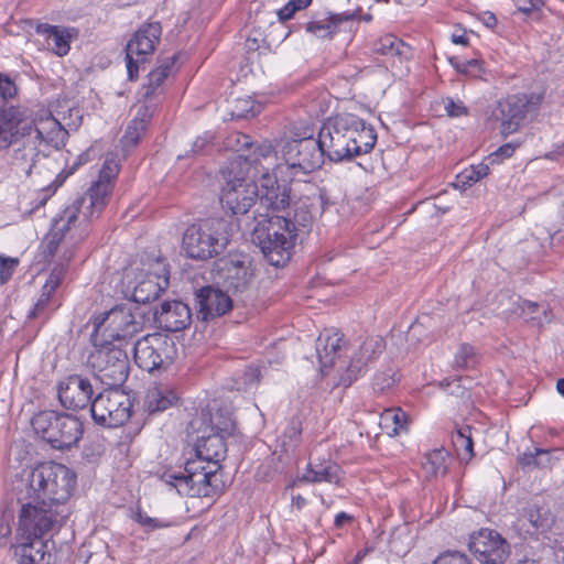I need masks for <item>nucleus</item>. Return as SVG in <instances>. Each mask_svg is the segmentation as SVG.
Listing matches in <instances>:
<instances>
[{"label":"nucleus","mask_w":564,"mask_h":564,"mask_svg":"<svg viewBox=\"0 0 564 564\" xmlns=\"http://www.w3.org/2000/svg\"><path fill=\"white\" fill-rule=\"evenodd\" d=\"M131 519L139 523L145 533H150L160 529H165L171 525V522H169L167 520L161 518H152L148 516L145 512H143L140 508H137L132 512Z\"/></svg>","instance_id":"44"},{"label":"nucleus","mask_w":564,"mask_h":564,"mask_svg":"<svg viewBox=\"0 0 564 564\" xmlns=\"http://www.w3.org/2000/svg\"><path fill=\"white\" fill-rule=\"evenodd\" d=\"M11 156V170L19 176H30L46 156L41 145L30 137H19Z\"/></svg>","instance_id":"23"},{"label":"nucleus","mask_w":564,"mask_h":564,"mask_svg":"<svg viewBox=\"0 0 564 564\" xmlns=\"http://www.w3.org/2000/svg\"><path fill=\"white\" fill-rule=\"evenodd\" d=\"M169 278L160 276L154 273H148L133 289L132 297L137 303H149L156 300L167 288Z\"/></svg>","instance_id":"29"},{"label":"nucleus","mask_w":564,"mask_h":564,"mask_svg":"<svg viewBox=\"0 0 564 564\" xmlns=\"http://www.w3.org/2000/svg\"><path fill=\"white\" fill-rule=\"evenodd\" d=\"M380 425L389 435L406 431V414L401 409H389L381 414Z\"/></svg>","instance_id":"40"},{"label":"nucleus","mask_w":564,"mask_h":564,"mask_svg":"<svg viewBox=\"0 0 564 564\" xmlns=\"http://www.w3.org/2000/svg\"><path fill=\"white\" fill-rule=\"evenodd\" d=\"M94 394L90 380L79 375L65 378L58 384V400L68 410L85 409L91 405Z\"/></svg>","instance_id":"21"},{"label":"nucleus","mask_w":564,"mask_h":564,"mask_svg":"<svg viewBox=\"0 0 564 564\" xmlns=\"http://www.w3.org/2000/svg\"><path fill=\"white\" fill-rule=\"evenodd\" d=\"M543 99V93H524L508 96L499 101L497 119L501 122V133H514L525 120L535 118Z\"/></svg>","instance_id":"12"},{"label":"nucleus","mask_w":564,"mask_h":564,"mask_svg":"<svg viewBox=\"0 0 564 564\" xmlns=\"http://www.w3.org/2000/svg\"><path fill=\"white\" fill-rule=\"evenodd\" d=\"M245 383L253 384L259 381L260 370L256 367H249L245 373Z\"/></svg>","instance_id":"64"},{"label":"nucleus","mask_w":564,"mask_h":564,"mask_svg":"<svg viewBox=\"0 0 564 564\" xmlns=\"http://www.w3.org/2000/svg\"><path fill=\"white\" fill-rule=\"evenodd\" d=\"M274 459L272 458L270 462L263 463L259 466L256 478L259 481H270L275 475L279 473L278 468L274 466Z\"/></svg>","instance_id":"58"},{"label":"nucleus","mask_w":564,"mask_h":564,"mask_svg":"<svg viewBox=\"0 0 564 564\" xmlns=\"http://www.w3.org/2000/svg\"><path fill=\"white\" fill-rule=\"evenodd\" d=\"M195 301L198 307L197 316L203 321L223 316L232 308V300L228 292L212 285L197 290Z\"/></svg>","instance_id":"22"},{"label":"nucleus","mask_w":564,"mask_h":564,"mask_svg":"<svg viewBox=\"0 0 564 564\" xmlns=\"http://www.w3.org/2000/svg\"><path fill=\"white\" fill-rule=\"evenodd\" d=\"M434 564H471L469 558L457 551H447L441 554L435 561Z\"/></svg>","instance_id":"56"},{"label":"nucleus","mask_w":564,"mask_h":564,"mask_svg":"<svg viewBox=\"0 0 564 564\" xmlns=\"http://www.w3.org/2000/svg\"><path fill=\"white\" fill-rule=\"evenodd\" d=\"M525 321L533 322L538 325L550 321L549 311L546 305L539 304L522 299H518L517 310L513 312Z\"/></svg>","instance_id":"37"},{"label":"nucleus","mask_w":564,"mask_h":564,"mask_svg":"<svg viewBox=\"0 0 564 564\" xmlns=\"http://www.w3.org/2000/svg\"><path fill=\"white\" fill-rule=\"evenodd\" d=\"M225 275L227 292L243 293L247 291L253 279L251 260L248 256H230L221 268Z\"/></svg>","instance_id":"24"},{"label":"nucleus","mask_w":564,"mask_h":564,"mask_svg":"<svg viewBox=\"0 0 564 564\" xmlns=\"http://www.w3.org/2000/svg\"><path fill=\"white\" fill-rule=\"evenodd\" d=\"M213 139L214 137L209 132H206L203 135L197 137L192 144L191 152L193 154L204 153L208 148L212 147Z\"/></svg>","instance_id":"61"},{"label":"nucleus","mask_w":564,"mask_h":564,"mask_svg":"<svg viewBox=\"0 0 564 564\" xmlns=\"http://www.w3.org/2000/svg\"><path fill=\"white\" fill-rule=\"evenodd\" d=\"M131 409L132 402L129 394L117 387H110L94 398L90 413L96 424L113 429L128 422Z\"/></svg>","instance_id":"11"},{"label":"nucleus","mask_w":564,"mask_h":564,"mask_svg":"<svg viewBox=\"0 0 564 564\" xmlns=\"http://www.w3.org/2000/svg\"><path fill=\"white\" fill-rule=\"evenodd\" d=\"M145 132L144 120L133 119L127 127L122 142L127 147L135 145Z\"/></svg>","instance_id":"49"},{"label":"nucleus","mask_w":564,"mask_h":564,"mask_svg":"<svg viewBox=\"0 0 564 564\" xmlns=\"http://www.w3.org/2000/svg\"><path fill=\"white\" fill-rule=\"evenodd\" d=\"M31 424L37 435L57 449L72 447L83 435V424L76 416L53 410L37 413Z\"/></svg>","instance_id":"9"},{"label":"nucleus","mask_w":564,"mask_h":564,"mask_svg":"<svg viewBox=\"0 0 564 564\" xmlns=\"http://www.w3.org/2000/svg\"><path fill=\"white\" fill-rule=\"evenodd\" d=\"M94 349L87 358V365L96 377L109 387H120L128 379L130 360L126 345L111 340L91 341Z\"/></svg>","instance_id":"7"},{"label":"nucleus","mask_w":564,"mask_h":564,"mask_svg":"<svg viewBox=\"0 0 564 564\" xmlns=\"http://www.w3.org/2000/svg\"><path fill=\"white\" fill-rule=\"evenodd\" d=\"M220 465L196 456L186 462L184 471H165L161 480L175 488L181 496L213 497L220 489Z\"/></svg>","instance_id":"5"},{"label":"nucleus","mask_w":564,"mask_h":564,"mask_svg":"<svg viewBox=\"0 0 564 564\" xmlns=\"http://www.w3.org/2000/svg\"><path fill=\"white\" fill-rule=\"evenodd\" d=\"M489 174V165L486 163H479L476 165H471L469 169H466L462 174V183L464 185H473L476 182L482 180L485 176Z\"/></svg>","instance_id":"51"},{"label":"nucleus","mask_w":564,"mask_h":564,"mask_svg":"<svg viewBox=\"0 0 564 564\" xmlns=\"http://www.w3.org/2000/svg\"><path fill=\"white\" fill-rule=\"evenodd\" d=\"M275 152L270 143L263 142L253 150L251 154H238L237 159H243L247 164H257L261 159L274 156Z\"/></svg>","instance_id":"52"},{"label":"nucleus","mask_w":564,"mask_h":564,"mask_svg":"<svg viewBox=\"0 0 564 564\" xmlns=\"http://www.w3.org/2000/svg\"><path fill=\"white\" fill-rule=\"evenodd\" d=\"M18 263V259L6 258L2 256V260H0V283H6L9 279H11Z\"/></svg>","instance_id":"59"},{"label":"nucleus","mask_w":564,"mask_h":564,"mask_svg":"<svg viewBox=\"0 0 564 564\" xmlns=\"http://www.w3.org/2000/svg\"><path fill=\"white\" fill-rule=\"evenodd\" d=\"M261 220L258 225H261ZM269 226L256 227L252 240L259 246L264 258L271 265L283 267L292 256L297 234L294 232L291 218L273 216L268 219Z\"/></svg>","instance_id":"6"},{"label":"nucleus","mask_w":564,"mask_h":564,"mask_svg":"<svg viewBox=\"0 0 564 564\" xmlns=\"http://www.w3.org/2000/svg\"><path fill=\"white\" fill-rule=\"evenodd\" d=\"M23 531L29 534V541L20 543L14 549L19 564H50L48 541L42 539L45 533Z\"/></svg>","instance_id":"26"},{"label":"nucleus","mask_w":564,"mask_h":564,"mask_svg":"<svg viewBox=\"0 0 564 564\" xmlns=\"http://www.w3.org/2000/svg\"><path fill=\"white\" fill-rule=\"evenodd\" d=\"M53 294V292H47V290L42 288V293L34 304L33 310L30 312L29 317L35 318L44 315L52 303Z\"/></svg>","instance_id":"54"},{"label":"nucleus","mask_w":564,"mask_h":564,"mask_svg":"<svg viewBox=\"0 0 564 564\" xmlns=\"http://www.w3.org/2000/svg\"><path fill=\"white\" fill-rule=\"evenodd\" d=\"M550 462V453L546 449L536 448L533 453H523L519 456L518 463L522 468L544 467Z\"/></svg>","instance_id":"45"},{"label":"nucleus","mask_w":564,"mask_h":564,"mask_svg":"<svg viewBox=\"0 0 564 564\" xmlns=\"http://www.w3.org/2000/svg\"><path fill=\"white\" fill-rule=\"evenodd\" d=\"M305 482H330L337 484L339 481V467L334 463L326 465L310 464L305 474L299 479Z\"/></svg>","instance_id":"34"},{"label":"nucleus","mask_w":564,"mask_h":564,"mask_svg":"<svg viewBox=\"0 0 564 564\" xmlns=\"http://www.w3.org/2000/svg\"><path fill=\"white\" fill-rule=\"evenodd\" d=\"M261 105L256 102L251 97L246 96L235 100L231 116L238 119L254 117L261 112Z\"/></svg>","instance_id":"43"},{"label":"nucleus","mask_w":564,"mask_h":564,"mask_svg":"<svg viewBox=\"0 0 564 564\" xmlns=\"http://www.w3.org/2000/svg\"><path fill=\"white\" fill-rule=\"evenodd\" d=\"M444 109L447 116L452 118H459L468 115V109L464 102L460 100L455 101L452 98H446L444 100Z\"/></svg>","instance_id":"57"},{"label":"nucleus","mask_w":564,"mask_h":564,"mask_svg":"<svg viewBox=\"0 0 564 564\" xmlns=\"http://www.w3.org/2000/svg\"><path fill=\"white\" fill-rule=\"evenodd\" d=\"M20 122L11 111L0 109V151L19 143Z\"/></svg>","instance_id":"33"},{"label":"nucleus","mask_w":564,"mask_h":564,"mask_svg":"<svg viewBox=\"0 0 564 564\" xmlns=\"http://www.w3.org/2000/svg\"><path fill=\"white\" fill-rule=\"evenodd\" d=\"M348 15L332 14L323 20H314L306 24V31L317 37H330L340 22L348 20Z\"/></svg>","instance_id":"39"},{"label":"nucleus","mask_w":564,"mask_h":564,"mask_svg":"<svg viewBox=\"0 0 564 564\" xmlns=\"http://www.w3.org/2000/svg\"><path fill=\"white\" fill-rule=\"evenodd\" d=\"M516 147L512 143H506L498 148L494 153L488 156L491 164H499L505 159L510 158L514 153Z\"/></svg>","instance_id":"60"},{"label":"nucleus","mask_w":564,"mask_h":564,"mask_svg":"<svg viewBox=\"0 0 564 564\" xmlns=\"http://www.w3.org/2000/svg\"><path fill=\"white\" fill-rule=\"evenodd\" d=\"M94 330L91 341L111 340L117 344L128 345V339L135 336L143 326L141 315L133 312V306L122 304L93 319Z\"/></svg>","instance_id":"8"},{"label":"nucleus","mask_w":564,"mask_h":564,"mask_svg":"<svg viewBox=\"0 0 564 564\" xmlns=\"http://www.w3.org/2000/svg\"><path fill=\"white\" fill-rule=\"evenodd\" d=\"M230 224L219 217L203 219L188 226L182 248L194 260L206 261L219 256L230 241Z\"/></svg>","instance_id":"4"},{"label":"nucleus","mask_w":564,"mask_h":564,"mask_svg":"<svg viewBox=\"0 0 564 564\" xmlns=\"http://www.w3.org/2000/svg\"><path fill=\"white\" fill-rule=\"evenodd\" d=\"M302 434V424L297 419H292L284 430L281 438V445L285 452L290 448H294L297 446L301 440Z\"/></svg>","instance_id":"46"},{"label":"nucleus","mask_w":564,"mask_h":564,"mask_svg":"<svg viewBox=\"0 0 564 564\" xmlns=\"http://www.w3.org/2000/svg\"><path fill=\"white\" fill-rule=\"evenodd\" d=\"M343 337L337 330L326 329L316 340V354L322 372L335 365L336 358L341 350Z\"/></svg>","instance_id":"27"},{"label":"nucleus","mask_w":564,"mask_h":564,"mask_svg":"<svg viewBox=\"0 0 564 564\" xmlns=\"http://www.w3.org/2000/svg\"><path fill=\"white\" fill-rule=\"evenodd\" d=\"M475 365V349L468 344H463L458 348L454 358L456 369H467Z\"/></svg>","instance_id":"50"},{"label":"nucleus","mask_w":564,"mask_h":564,"mask_svg":"<svg viewBox=\"0 0 564 564\" xmlns=\"http://www.w3.org/2000/svg\"><path fill=\"white\" fill-rule=\"evenodd\" d=\"M451 65L460 74L478 77L482 73V65L479 59H464L458 57H452L449 59Z\"/></svg>","instance_id":"47"},{"label":"nucleus","mask_w":564,"mask_h":564,"mask_svg":"<svg viewBox=\"0 0 564 564\" xmlns=\"http://www.w3.org/2000/svg\"><path fill=\"white\" fill-rule=\"evenodd\" d=\"M156 321L169 332H180L189 326L192 312L181 301L163 302L155 311Z\"/></svg>","instance_id":"25"},{"label":"nucleus","mask_w":564,"mask_h":564,"mask_svg":"<svg viewBox=\"0 0 564 564\" xmlns=\"http://www.w3.org/2000/svg\"><path fill=\"white\" fill-rule=\"evenodd\" d=\"M376 51L387 56H399L406 58L411 48L403 41L393 35H386L376 45Z\"/></svg>","instance_id":"41"},{"label":"nucleus","mask_w":564,"mask_h":564,"mask_svg":"<svg viewBox=\"0 0 564 564\" xmlns=\"http://www.w3.org/2000/svg\"><path fill=\"white\" fill-rule=\"evenodd\" d=\"M452 444L462 462L468 463L474 457V443L469 425L457 427L452 433Z\"/></svg>","instance_id":"35"},{"label":"nucleus","mask_w":564,"mask_h":564,"mask_svg":"<svg viewBox=\"0 0 564 564\" xmlns=\"http://www.w3.org/2000/svg\"><path fill=\"white\" fill-rule=\"evenodd\" d=\"M175 355L174 341L160 333L143 336L133 347L135 364L149 372L169 366L173 362Z\"/></svg>","instance_id":"14"},{"label":"nucleus","mask_w":564,"mask_h":564,"mask_svg":"<svg viewBox=\"0 0 564 564\" xmlns=\"http://www.w3.org/2000/svg\"><path fill=\"white\" fill-rule=\"evenodd\" d=\"M281 154L292 177L306 176L317 171L326 158L318 138L313 137L286 141Z\"/></svg>","instance_id":"10"},{"label":"nucleus","mask_w":564,"mask_h":564,"mask_svg":"<svg viewBox=\"0 0 564 564\" xmlns=\"http://www.w3.org/2000/svg\"><path fill=\"white\" fill-rule=\"evenodd\" d=\"M383 348L384 340L382 337L370 336L365 338L354 351L346 375L341 377V382L346 386L351 384L358 376L367 371L368 366L382 354Z\"/></svg>","instance_id":"20"},{"label":"nucleus","mask_w":564,"mask_h":564,"mask_svg":"<svg viewBox=\"0 0 564 564\" xmlns=\"http://www.w3.org/2000/svg\"><path fill=\"white\" fill-rule=\"evenodd\" d=\"M225 438L224 434H209L199 437L195 445V454H197V457H203L216 463V465H220L227 453Z\"/></svg>","instance_id":"30"},{"label":"nucleus","mask_w":564,"mask_h":564,"mask_svg":"<svg viewBox=\"0 0 564 564\" xmlns=\"http://www.w3.org/2000/svg\"><path fill=\"white\" fill-rule=\"evenodd\" d=\"M119 170V163L115 158H106L98 178L55 220L47 243L50 253H55L61 245L67 247L87 237L90 223L101 215L108 204Z\"/></svg>","instance_id":"2"},{"label":"nucleus","mask_w":564,"mask_h":564,"mask_svg":"<svg viewBox=\"0 0 564 564\" xmlns=\"http://www.w3.org/2000/svg\"><path fill=\"white\" fill-rule=\"evenodd\" d=\"M307 193L297 198H293L290 209L284 217L291 218L294 232L301 229H308L312 224L322 216L330 205V200L325 188L315 185H306Z\"/></svg>","instance_id":"15"},{"label":"nucleus","mask_w":564,"mask_h":564,"mask_svg":"<svg viewBox=\"0 0 564 564\" xmlns=\"http://www.w3.org/2000/svg\"><path fill=\"white\" fill-rule=\"evenodd\" d=\"M318 140L329 161L341 162L370 152L377 134L359 117L345 113L328 118L319 128Z\"/></svg>","instance_id":"3"},{"label":"nucleus","mask_w":564,"mask_h":564,"mask_svg":"<svg viewBox=\"0 0 564 564\" xmlns=\"http://www.w3.org/2000/svg\"><path fill=\"white\" fill-rule=\"evenodd\" d=\"M21 137H30L42 145L59 148L64 145L67 131L51 113L35 121L21 120Z\"/></svg>","instance_id":"19"},{"label":"nucleus","mask_w":564,"mask_h":564,"mask_svg":"<svg viewBox=\"0 0 564 564\" xmlns=\"http://www.w3.org/2000/svg\"><path fill=\"white\" fill-rule=\"evenodd\" d=\"M17 94L14 83L6 75L0 74V97L6 99L13 98Z\"/></svg>","instance_id":"62"},{"label":"nucleus","mask_w":564,"mask_h":564,"mask_svg":"<svg viewBox=\"0 0 564 564\" xmlns=\"http://www.w3.org/2000/svg\"><path fill=\"white\" fill-rule=\"evenodd\" d=\"M258 196V185L243 175L242 171L235 173V163H231L220 196L223 208L232 215H245L256 206Z\"/></svg>","instance_id":"13"},{"label":"nucleus","mask_w":564,"mask_h":564,"mask_svg":"<svg viewBox=\"0 0 564 564\" xmlns=\"http://www.w3.org/2000/svg\"><path fill=\"white\" fill-rule=\"evenodd\" d=\"M65 273L66 268L64 265L54 267L43 288L47 290V292L55 293L56 289L61 285L62 281L64 280Z\"/></svg>","instance_id":"55"},{"label":"nucleus","mask_w":564,"mask_h":564,"mask_svg":"<svg viewBox=\"0 0 564 564\" xmlns=\"http://www.w3.org/2000/svg\"><path fill=\"white\" fill-rule=\"evenodd\" d=\"M395 372L392 368L378 371L372 381L373 390L377 392H386L395 384Z\"/></svg>","instance_id":"53"},{"label":"nucleus","mask_w":564,"mask_h":564,"mask_svg":"<svg viewBox=\"0 0 564 564\" xmlns=\"http://www.w3.org/2000/svg\"><path fill=\"white\" fill-rule=\"evenodd\" d=\"M468 547L480 564H505L510 555V544L500 533L490 529L471 533Z\"/></svg>","instance_id":"18"},{"label":"nucleus","mask_w":564,"mask_h":564,"mask_svg":"<svg viewBox=\"0 0 564 564\" xmlns=\"http://www.w3.org/2000/svg\"><path fill=\"white\" fill-rule=\"evenodd\" d=\"M36 33L45 35L47 46L57 56H65L70 50V42L76 36L74 29L51 25L47 23L39 24Z\"/></svg>","instance_id":"28"},{"label":"nucleus","mask_w":564,"mask_h":564,"mask_svg":"<svg viewBox=\"0 0 564 564\" xmlns=\"http://www.w3.org/2000/svg\"><path fill=\"white\" fill-rule=\"evenodd\" d=\"M76 474L63 464L48 462L32 469L25 480L13 487L19 507V527L35 533H48L68 517L65 507L75 486Z\"/></svg>","instance_id":"1"},{"label":"nucleus","mask_w":564,"mask_h":564,"mask_svg":"<svg viewBox=\"0 0 564 564\" xmlns=\"http://www.w3.org/2000/svg\"><path fill=\"white\" fill-rule=\"evenodd\" d=\"M210 430L213 434H224L225 437L234 434L236 424L229 411L217 410L210 414Z\"/></svg>","instance_id":"42"},{"label":"nucleus","mask_w":564,"mask_h":564,"mask_svg":"<svg viewBox=\"0 0 564 564\" xmlns=\"http://www.w3.org/2000/svg\"><path fill=\"white\" fill-rule=\"evenodd\" d=\"M162 28L159 22L142 25L126 46V61L129 79L138 77L139 65L152 55L160 42Z\"/></svg>","instance_id":"16"},{"label":"nucleus","mask_w":564,"mask_h":564,"mask_svg":"<svg viewBox=\"0 0 564 564\" xmlns=\"http://www.w3.org/2000/svg\"><path fill=\"white\" fill-rule=\"evenodd\" d=\"M295 12H297L296 8H294V6L289 1L283 8L278 10V18L281 22H285L290 20Z\"/></svg>","instance_id":"63"},{"label":"nucleus","mask_w":564,"mask_h":564,"mask_svg":"<svg viewBox=\"0 0 564 564\" xmlns=\"http://www.w3.org/2000/svg\"><path fill=\"white\" fill-rule=\"evenodd\" d=\"M175 59V55L166 58L159 67H156L149 74L148 84L143 87L144 97L147 99L158 94L159 88L171 74V69L172 66L174 65Z\"/></svg>","instance_id":"38"},{"label":"nucleus","mask_w":564,"mask_h":564,"mask_svg":"<svg viewBox=\"0 0 564 564\" xmlns=\"http://www.w3.org/2000/svg\"><path fill=\"white\" fill-rule=\"evenodd\" d=\"M519 522L521 529L525 530L528 534L538 535L551 528L553 518L547 509L533 506L525 510Z\"/></svg>","instance_id":"31"},{"label":"nucleus","mask_w":564,"mask_h":564,"mask_svg":"<svg viewBox=\"0 0 564 564\" xmlns=\"http://www.w3.org/2000/svg\"><path fill=\"white\" fill-rule=\"evenodd\" d=\"M226 149L243 154L242 152L249 150L252 147L251 138L241 132H232L228 134L224 141Z\"/></svg>","instance_id":"48"},{"label":"nucleus","mask_w":564,"mask_h":564,"mask_svg":"<svg viewBox=\"0 0 564 564\" xmlns=\"http://www.w3.org/2000/svg\"><path fill=\"white\" fill-rule=\"evenodd\" d=\"M293 198L291 188L280 184L274 176L264 174L259 188V196L254 209V219L257 216L263 217L268 221L270 217L290 209Z\"/></svg>","instance_id":"17"},{"label":"nucleus","mask_w":564,"mask_h":564,"mask_svg":"<svg viewBox=\"0 0 564 564\" xmlns=\"http://www.w3.org/2000/svg\"><path fill=\"white\" fill-rule=\"evenodd\" d=\"M448 457L449 453L443 447L426 453L422 462V468L426 477L444 476L447 473Z\"/></svg>","instance_id":"36"},{"label":"nucleus","mask_w":564,"mask_h":564,"mask_svg":"<svg viewBox=\"0 0 564 564\" xmlns=\"http://www.w3.org/2000/svg\"><path fill=\"white\" fill-rule=\"evenodd\" d=\"M177 394L166 387H154L145 395L144 406L150 414L163 412L175 405Z\"/></svg>","instance_id":"32"}]
</instances>
